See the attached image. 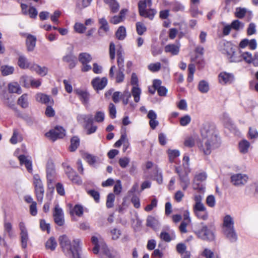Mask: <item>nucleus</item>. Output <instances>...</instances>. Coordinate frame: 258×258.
Masks as SVG:
<instances>
[{
  "mask_svg": "<svg viewBox=\"0 0 258 258\" xmlns=\"http://www.w3.org/2000/svg\"><path fill=\"white\" fill-rule=\"evenodd\" d=\"M19 227L21 231L20 239L21 246L22 248L25 249L27 247V243L29 240L28 230L23 222L19 223Z\"/></svg>",
  "mask_w": 258,
  "mask_h": 258,
  "instance_id": "obj_9",
  "label": "nucleus"
},
{
  "mask_svg": "<svg viewBox=\"0 0 258 258\" xmlns=\"http://www.w3.org/2000/svg\"><path fill=\"white\" fill-rule=\"evenodd\" d=\"M33 64H31L24 55H20L18 60V65L22 69H29Z\"/></svg>",
  "mask_w": 258,
  "mask_h": 258,
  "instance_id": "obj_25",
  "label": "nucleus"
},
{
  "mask_svg": "<svg viewBox=\"0 0 258 258\" xmlns=\"http://www.w3.org/2000/svg\"><path fill=\"white\" fill-rule=\"evenodd\" d=\"M105 118V113L101 111H98L95 113L94 119L97 122H102Z\"/></svg>",
  "mask_w": 258,
  "mask_h": 258,
  "instance_id": "obj_50",
  "label": "nucleus"
},
{
  "mask_svg": "<svg viewBox=\"0 0 258 258\" xmlns=\"http://www.w3.org/2000/svg\"><path fill=\"white\" fill-rule=\"evenodd\" d=\"M170 162H173L174 159L180 155V152L178 150L169 149L167 151Z\"/></svg>",
  "mask_w": 258,
  "mask_h": 258,
  "instance_id": "obj_45",
  "label": "nucleus"
},
{
  "mask_svg": "<svg viewBox=\"0 0 258 258\" xmlns=\"http://www.w3.org/2000/svg\"><path fill=\"white\" fill-rule=\"evenodd\" d=\"M78 59L82 64L88 63L91 61L92 57L89 53L83 52L79 54Z\"/></svg>",
  "mask_w": 258,
  "mask_h": 258,
  "instance_id": "obj_35",
  "label": "nucleus"
},
{
  "mask_svg": "<svg viewBox=\"0 0 258 258\" xmlns=\"http://www.w3.org/2000/svg\"><path fill=\"white\" fill-rule=\"evenodd\" d=\"M55 223L58 226H62L64 223L63 212L58 205H56L53 211Z\"/></svg>",
  "mask_w": 258,
  "mask_h": 258,
  "instance_id": "obj_11",
  "label": "nucleus"
},
{
  "mask_svg": "<svg viewBox=\"0 0 258 258\" xmlns=\"http://www.w3.org/2000/svg\"><path fill=\"white\" fill-rule=\"evenodd\" d=\"M123 71L124 70L118 69L116 75V83H120L123 81L124 78Z\"/></svg>",
  "mask_w": 258,
  "mask_h": 258,
  "instance_id": "obj_60",
  "label": "nucleus"
},
{
  "mask_svg": "<svg viewBox=\"0 0 258 258\" xmlns=\"http://www.w3.org/2000/svg\"><path fill=\"white\" fill-rule=\"evenodd\" d=\"M246 13V9L245 8H238L236 9L235 16L238 18H242Z\"/></svg>",
  "mask_w": 258,
  "mask_h": 258,
  "instance_id": "obj_62",
  "label": "nucleus"
},
{
  "mask_svg": "<svg viewBox=\"0 0 258 258\" xmlns=\"http://www.w3.org/2000/svg\"><path fill=\"white\" fill-rule=\"evenodd\" d=\"M152 6L151 0H143L139 1L138 3L139 13L140 15H143V13L147 9L146 8L151 7Z\"/></svg>",
  "mask_w": 258,
  "mask_h": 258,
  "instance_id": "obj_20",
  "label": "nucleus"
},
{
  "mask_svg": "<svg viewBox=\"0 0 258 258\" xmlns=\"http://www.w3.org/2000/svg\"><path fill=\"white\" fill-rule=\"evenodd\" d=\"M191 117L189 115H186L181 117L180 119V124L181 126H186L191 121Z\"/></svg>",
  "mask_w": 258,
  "mask_h": 258,
  "instance_id": "obj_58",
  "label": "nucleus"
},
{
  "mask_svg": "<svg viewBox=\"0 0 258 258\" xmlns=\"http://www.w3.org/2000/svg\"><path fill=\"white\" fill-rule=\"evenodd\" d=\"M207 175L205 172L196 173L193 180V188L200 191H204V187L202 185H200V183L205 181Z\"/></svg>",
  "mask_w": 258,
  "mask_h": 258,
  "instance_id": "obj_10",
  "label": "nucleus"
},
{
  "mask_svg": "<svg viewBox=\"0 0 258 258\" xmlns=\"http://www.w3.org/2000/svg\"><path fill=\"white\" fill-rule=\"evenodd\" d=\"M1 72L4 76H8L13 73L14 68L12 66H3L1 68Z\"/></svg>",
  "mask_w": 258,
  "mask_h": 258,
  "instance_id": "obj_46",
  "label": "nucleus"
},
{
  "mask_svg": "<svg viewBox=\"0 0 258 258\" xmlns=\"http://www.w3.org/2000/svg\"><path fill=\"white\" fill-rule=\"evenodd\" d=\"M242 60H244L247 63H250L252 61V54L249 52H244L241 53Z\"/></svg>",
  "mask_w": 258,
  "mask_h": 258,
  "instance_id": "obj_54",
  "label": "nucleus"
},
{
  "mask_svg": "<svg viewBox=\"0 0 258 258\" xmlns=\"http://www.w3.org/2000/svg\"><path fill=\"white\" fill-rule=\"evenodd\" d=\"M222 231L231 242H235L237 241V235L234 229V219L229 215H226L223 218Z\"/></svg>",
  "mask_w": 258,
  "mask_h": 258,
  "instance_id": "obj_3",
  "label": "nucleus"
},
{
  "mask_svg": "<svg viewBox=\"0 0 258 258\" xmlns=\"http://www.w3.org/2000/svg\"><path fill=\"white\" fill-rule=\"evenodd\" d=\"M200 132L202 137L200 149L205 155H209L220 144L215 125L210 122H205L202 124Z\"/></svg>",
  "mask_w": 258,
  "mask_h": 258,
  "instance_id": "obj_1",
  "label": "nucleus"
},
{
  "mask_svg": "<svg viewBox=\"0 0 258 258\" xmlns=\"http://www.w3.org/2000/svg\"><path fill=\"white\" fill-rule=\"evenodd\" d=\"M219 81L221 84H231L234 79V75L231 73L221 72L218 76Z\"/></svg>",
  "mask_w": 258,
  "mask_h": 258,
  "instance_id": "obj_13",
  "label": "nucleus"
},
{
  "mask_svg": "<svg viewBox=\"0 0 258 258\" xmlns=\"http://www.w3.org/2000/svg\"><path fill=\"white\" fill-rule=\"evenodd\" d=\"M148 69L152 72H156L161 69V64L160 62L151 63L148 66Z\"/></svg>",
  "mask_w": 258,
  "mask_h": 258,
  "instance_id": "obj_64",
  "label": "nucleus"
},
{
  "mask_svg": "<svg viewBox=\"0 0 258 258\" xmlns=\"http://www.w3.org/2000/svg\"><path fill=\"white\" fill-rule=\"evenodd\" d=\"M57 246V242L55 238L53 237H50L45 243V247L46 249L54 250Z\"/></svg>",
  "mask_w": 258,
  "mask_h": 258,
  "instance_id": "obj_39",
  "label": "nucleus"
},
{
  "mask_svg": "<svg viewBox=\"0 0 258 258\" xmlns=\"http://www.w3.org/2000/svg\"><path fill=\"white\" fill-rule=\"evenodd\" d=\"M117 66L118 67V69L124 70V58L121 51H117Z\"/></svg>",
  "mask_w": 258,
  "mask_h": 258,
  "instance_id": "obj_47",
  "label": "nucleus"
},
{
  "mask_svg": "<svg viewBox=\"0 0 258 258\" xmlns=\"http://www.w3.org/2000/svg\"><path fill=\"white\" fill-rule=\"evenodd\" d=\"M248 175L245 174L237 173L231 176L232 183L235 186H238L245 185L248 181Z\"/></svg>",
  "mask_w": 258,
  "mask_h": 258,
  "instance_id": "obj_8",
  "label": "nucleus"
},
{
  "mask_svg": "<svg viewBox=\"0 0 258 258\" xmlns=\"http://www.w3.org/2000/svg\"><path fill=\"white\" fill-rule=\"evenodd\" d=\"M20 165H24L27 171L31 173L32 172V164L31 158L28 156L21 155L18 156Z\"/></svg>",
  "mask_w": 258,
  "mask_h": 258,
  "instance_id": "obj_12",
  "label": "nucleus"
},
{
  "mask_svg": "<svg viewBox=\"0 0 258 258\" xmlns=\"http://www.w3.org/2000/svg\"><path fill=\"white\" fill-rule=\"evenodd\" d=\"M75 92L79 96L82 102L84 103L88 102L89 95L86 91L80 89H77L75 90Z\"/></svg>",
  "mask_w": 258,
  "mask_h": 258,
  "instance_id": "obj_33",
  "label": "nucleus"
},
{
  "mask_svg": "<svg viewBox=\"0 0 258 258\" xmlns=\"http://www.w3.org/2000/svg\"><path fill=\"white\" fill-rule=\"evenodd\" d=\"M92 0H78L77 7L80 9H83L89 6Z\"/></svg>",
  "mask_w": 258,
  "mask_h": 258,
  "instance_id": "obj_51",
  "label": "nucleus"
},
{
  "mask_svg": "<svg viewBox=\"0 0 258 258\" xmlns=\"http://www.w3.org/2000/svg\"><path fill=\"white\" fill-rule=\"evenodd\" d=\"M32 79L31 77L26 75L22 76L20 79V83L25 88H29L30 86V82Z\"/></svg>",
  "mask_w": 258,
  "mask_h": 258,
  "instance_id": "obj_38",
  "label": "nucleus"
},
{
  "mask_svg": "<svg viewBox=\"0 0 258 258\" xmlns=\"http://www.w3.org/2000/svg\"><path fill=\"white\" fill-rule=\"evenodd\" d=\"M99 23L100 26L98 30V33L100 36H103L109 30L108 24L104 18L100 19Z\"/></svg>",
  "mask_w": 258,
  "mask_h": 258,
  "instance_id": "obj_22",
  "label": "nucleus"
},
{
  "mask_svg": "<svg viewBox=\"0 0 258 258\" xmlns=\"http://www.w3.org/2000/svg\"><path fill=\"white\" fill-rule=\"evenodd\" d=\"M198 89L201 93H207L209 90V83L205 80L200 81L198 85Z\"/></svg>",
  "mask_w": 258,
  "mask_h": 258,
  "instance_id": "obj_37",
  "label": "nucleus"
},
{
  "mask_svg": "<svg viewBox=\"0 0 258 258\" xmlns=\"http://www.w3.org/2000/svg\"><path fill=\"white\" fill-rule=\"evenodd\" d=\"M80 145V140L77 137H73L71 140V146L70 150L71 152H74L76 150Z\"/></svg>",
  "mask_w": 258,
  "mask_h": 258,
  "instance_id": "obj_43",
  "label": "nucleus"
},
{
  "mask_svg": "<svg viewBox=\"0 0 258 258\" xmlns=\"http://www.w3.org/2000/svg\"><path fill=\"white\" fill-rule=\"evenodd\" d=\"M36 100L41 103L52 104L53 100L49 96L43 93H39L36 95Z\"/></svg>",
  "mask_w": 258,
  "mask_h": 258,
  "instance_id": "obj_16",
  "label": "nucleus"
},
{
  "mask_svg": "<svg viewBox=\"0 0 258 258\" xmlns=\"http://www.w3.org/2000/svg\"><path fill=\"white\" fill-rule=\"evenodd\" d=\"M194 200L195 204L193 206V211L195 214L199 219L207 220L208 218V212L202 203L203 197L201 195L196 194L194 196Z\"/></svg>",
  "mask_w": 258,
  "mask_h": 258,
  "instance_id": "obj_4",
  "label": "nucleus"
},
{
  "mask_svg": "<svg viewBox=\"0 0 258 258\" xmlns=\"http://www.w3.org/2000/svg\"><path fill=\"white\" fill-rule=\"evenodd\" d=\"M250 144L246 140H243L239 143V148L240 152L241 153L245 154L247 153Z\"/></svg>",
  "mask_w": 258,
  "mask_h": 258,
  "instance_id": "obj_40",
  "label": "nucleus"
},
{
  "mask_svg": "<svg viewBox=\"0 0 258 258\" xmlns=\"http://www.w3.org/2000/svg\"><path fill=\"white\" fill-rule=\"evenodd\" d=\"M180 46L179 43L168 44L165 46V51L170 53L172 55H177L179 53Z\"/></svg>",
  "mask_w": 258,
  "mask_h": 258,
  "instance_id": "obj_19",
  "label": "nucleus"
},
{
  "mask_svg": "<svg viewBox=\"0 0 258 258\" xmlns=\"http://www.w3.org/2000/svg\"><path fill=\"white\" fill-rule=\"evenodd\" d=\"M107 79L103 77H96L92 81V84L95 90H102L107 85Z\"/></svg>",
  "mask_w": 258,
  "mask_h": 258,
  "instance_id": "obj_14",
  "label": "nucleus"
},
{
  "mask_svg": "<svg viewBox=\"0 0 258 258\" xmlns=\"http://www.w3.org/2000/svg\"><path fill=\"white\" fill-rule=\"evenodd\" d=\"M188 171L183 172L179 167H175V172L178 174L180 184L183 190H186L190 184V179L188 177Z\"/></svg>",
  "mask_w": 258,
  "mask_h": 258,
  "instance_id": "obj_6",
  "label": "nucleus"
},
{
  "mask_svg": "<svg viewBox=\"0 0 258 258\" xmlns=\"http://www.w3.org/2000/svg\"><path fill=\"white\" fill-rule=\"evenodd\" d=\"M4 234L7 233L8 235L11 236L12 234V224L7 221H5L4 223Z\"/></svg>",
  "mask_w": 258,
  "mask_h": 258,
  "instance_id": "obj_56",
  "label": "nucleus"
},
{
  "mask_svg": "<svg viewBox=\"0 0 258 258\" xmlns=\"http://www.w3.org/2000/svg\"><path fill=\"white\" fill-rule=\"evenodd\" d=\"M115 196L114 195L110 193L108 194L107 197L106 201V207L108 208H112L113 206V203L114 201Z\"/></svg>",
  "mask_w": 258,
  "mask_h": 258,
  "instance_id": "obj_57",
  "label": "nucleus"
},
{
  "mask_svg": "<svg viewBox=\"0 0 258 258\" xmlns=\"http://www.w3.org/2000/svg\"><path fill=\"white\" fill-rule=\"evenodd\" d=\"M235 49V47L230 42H226L223 44V48L222 49V52L228 57L234 53Z\"/></svg>",
  "mask_w": 258,
  "mask_h": 258,
  "instance_id": "obj_18",
  "label": "nucleus"
},
{
  "mask_svg": "<svg viewBox=\"0 0 258 258\" xmlns=\"http://www.w3.org/2000/svg\"><path fill=\"white\" fill-rule=\"evenodd\" d=\"M141 92V89L139 87V86H136L133 87L131 93L132 95L134 97V101L137 103L139 102L140 100Z\"/></svg>",
  "mask_w": 258,
  "mask_h": 258,
  "instance_id": "obj_34",
  "label": "nucleus"
},
{
  "mask_svg": "<svg viewBox=\"0 0 258 258\" xmlns=\"http://www.w3.org/2000/svg\"><path fill=\"white\" fill-rule=\"evenodd\" d=\"M127 12V9H122L121 10L119 16H114L111 18L110 22L113 24H117L122 22L125 17V15Z\"/></svg>",
  "mask_w": 258,
  "mask_h": 258,
  "instance_id": "obj_26",
  "label": "nucleus"
},
{
  "mask_svg": "<svg viewBox=\"0 0 258 258\" xmlns=\"http://www.w3.org/2000/svg\"><path fill=\"white\" fill-rule=\"evenodd\" d=\"M36 38L35 36L31 35H27L26 45L27 50L29 51H32L36 46Z\"/></svg>",
  "mask_w": 258,
  "mask_h": 258,
  "instance_id": "obj_17",
  "label": "nucleus"
},
{
  "mask_svg": "<svg viewBox=\"0 0 258 258\" xmlns=\"http://www.w3.org/2000/svg\"><path fill=\"white\" fill-rule=\"evenodd\" d=\"M62 60L69 63V67L71 69L74 68L77 63V57L72 54H68L63 56Z\"/></svg>",
  "mask_w": 258,
  "mask_h": 258,
  "instance_id": "obj_21",
  "label": "nucleus"
},
{
  "mask_svg": "<svg viewBox=\"0 0 258 258\" xmlns=\"http://www.w3.org/2000/svg\"><path fill=\"white\" fill-rule=\"evenodd\" d=\"M74 29L77 33H83L86 29V28L83 24L76 23L74 25Z\"/></svg>",
  "mask_w": 258,
  "mask_h": 258,
  "instance_id": "obj_61",
  "label": "nucleus"
},
{
  "mask_svg": "<svg viewBox=\"0 0 258 258\" xmlns=\"http://www.w3.org/2000/svg\"><path fill=\"white\" fill-rule=\"evenodd\" d=\"M35 193L38 202L42 203L44 194V186L35 188Z\"/></svg>",
  "mask_w": 258,
  "mask_h": 258,
  "instance_id": "obj_41",
  "label": "nucleus"
},
{
  "mask_svg": "<svg viewBox=\"0 0 258 258\" xmlns=\"http://www.w3.org/2000/svg\"><path fill=\"white\" fill-rule=\"evenodd\" d=\"M33 182L35 189L43 186L42 181L39 176L37 174H35L33 176Z\"/></svg>",
  "mask_w": 258,
  "mask_h": 258,
  "instance_id": "obj_52",
  "label": "nucleus"
},
{
  "mask_svg": "<svg viewBox=\"0 0 258 258\" xmlns=\"http://www.w3.org/2000/svg\"><path fill=\"white\" fill-rule=\"evenodd\" d=\"M71 214H76L78 216H81L83 214V208L81 206L76 205L71 211Z\"/></svg>",
  "mask_w": 258,
  "mask_h": 258,
  "instance_id": "obj_53",
  "label": "nucleus"
},
{
  "mask_svg": "<svg viewBox=\"0 0 258 258\" xmlns=\"http://www.w3.org/2000/svg\"><path fill=\"white\" fill-rule=\"evenodd\" d=\"M110 235L112 240H115L119 238L121 235V231L117 228H113L110 231Z\"/></svg>",
  "mask_w": 258,
  "mask_h": 258,
  "instance_id": "obj_55",
  "label": "nucleus"
},
{
  "mask_svg": "<svg viewBox=\"0 0 258 258\" xmlns=\"http://www.w3.org/2000/svg\"><path fill=\"white\" fill-rule=\"evenodd\" d=\"M58 241L64 255L69 258H81V240L79 238L72 241L66 235L59 237Z\"/></svg>",
  "mask_w": 258,
  "mask_h": 258,
  "instance_id": "obj_2",
  "label": "nucleus"
},
{
  "mask_svg": "<svg viewBox=\"0 0 258 258\" xmlns=\"http://www.w3.org/2000/svg\"><path fill=\"white\" fill-rule=\"evenodd\" d=\"M65 135V130L62 127L59 126H56L45 134V136L52 141H54L57 139L62 138Z\"/></svg>",
  "mask_w": 258,
  "mask_h": 258,
  "instance_id": "obj_7",
  "label": "nucleus"
},
{
  "mask_svg": "<svg viewBox=\"0 0 258 258\" xmlns=\"http://www.w3.org/2000/svg\"><path fill=\"white\" fill-rule=\"evenodd\" d=\"M66 172L68 177L73 182L80 184L82 183L80 177L76 174V172L70 166H67L66 169Z\"/></svg>",
  "mask_w": 258,
  "mask_h": 258,
  "instance_id": "obj_15",
  "label": "nucleus"
},
{
  "mask_svg": "<svg viewBox=\"0 0 258 258\" xmlns=\"http://www.w3.org/2000/svg\"><path fill=\"white\" fill-rule=\"evenodd\" d=\"M30 70L35 71L37 74L41 76H45L48 72V69L45 67H41L36 64H33L30 68Z\"/></svg>",
  "mask_w": 258,
  "mask_h": 258,
  "instance_id": "obj_23",
  "label": "nucleus"
},
{
  "mask_svg": "<svg viewBox=\"0 0 258 258\" xmlns=\"http://www.w3.org/2000/svg\"><path fill=\"white\" fill-rule=\"evenodd\" d=\"M231 62H239L242 61L241 53L235 50L234 53L230 55L227 58Z\"/></svg>",
  "mask_w": 258,
  "mask_h": 258,
  "instance_id": "obj_31",
  "label": "nucleus"
},
{
  "mask_svg": "<svg viewBox=\"0 0 258 258\" xmlns=\"http://www.w3.org/2000/svg\"><path fill=\"white\" fill-rule=\"evenodd\" d=\"M85 159L88 163L91 166H94L96 164L100 163V160L99 158L91 154H86L85 156Z\"/></svg>",
  "mask_w": 258,
  "mask_h": 258,
  "instance_id": "obj_29",
  "label": "nucleus"
},
{
  "mask_svg": "<svg viewBox=\"0 0 258 258\" xmlns=\"http://www.w3.org/2000/svg\"><path fill=\"white\" fill-rule=\"evenodd\" d=\"M116 37L120 40H123L126 36V29L123 26H120L115 33Z\"/></svg>",
  "mask_w": 258,
  "mask_h": 258,
  "instance_id": "obj_36",
  "label": "nucleus"
},
{
  "mask_svg": "<svg viewBox=\"0 0 258 258\" xmlns=\"http://www.w3.org/2000/svg\"><path fill=\"white\" fill-rule=\"evenodd\" d=\"M256 183H253L246 187L245 192L248 196H255V190H256Z\"/></svg>",
  "mask_w": 258,
  "mask_h": 258,
  "instance_id": "obj_44",
  "label": "nucleus"
},
{
  "mask_svg": "<svg viewBox=\"0 0 258 258\" xmlns=\"http://www.w3.org/2000/svg\"><path fill=\"white\" fill-rule=\"evenodd\" d=\"M22 140V137L19 134L18 130L16 129L14 130L13 136L10 139V142L12 144H16L18 142H21Z\"/></svg>",
  "mask_w": 258,
  "mask_h": 258,
  "instance_id": "obj_42",
  "label": "nucleus"
},
{
  "mask_svg": "<svg viewBox=\"0 0 258 258\" xmlns=\"http://www.w3.org/2000/svg\"><path fill=\"white\" fill-rule=\"evenodd\" d=\"M206 204L210 207H214L216 204L215 197L213 195L208 196L206 198Z\"/></svg>",
  "mask_w": 258,
  "mask_h": 258,
  "instance_id": "obj_59",
  "label": "nucleus"
},
{
  "mask_svg": "<svg viewBox=\"0 0 258 258\" xmlns=\"http://www.w3.org/2000/svg\"><path fill=\"white\" fill-rule=\"evenodd\" d=\"M104 2L106 4L108 5L111 12L115 13H116L119 8V5L118 3L115 0H104Z\"/></svg>",
  "mask_w": 258,
  "mask_h": 258,
  "instance_id": "obj_32",
  "label": "nucleus"
},
{
  "mask_svg": "<svg viewBox=\"0 0 258 258\" xmlns=\"http://www.w3.org/2000/svg\"><path fill=\"white\" fill-rule=\"evenodd\" d=\"M156 11L153 9H150L148 10H147L146 11L144 12L143 13V15H141L142 17L148 18L150 20H152L155 15L156 14Z\"/></svg>",
  "mask_w": 258,
  "mask_h": 258,
  "instance_id": "obj_48",
  "label": "nucleus"
},
{
  "mask_svg": "<svg viewBox=\"0 0 258 258\" xmlns=\"http://www.w3.org/2000/svg\"><path fill=\"white\" fill-rule=\"evenodd\" d=\"M8 90L11 93H17L20 94L22 93V89L20 85L17 82H12L8 85Z\"/></svg>",
  "mask_w": 258,
  "mask_h": 258,
  "instance_id": "obj_27",
  "label": "nucleus"
},
{
  "mask_svg": "<svg viewBox=\"0 0 258 258\" xmlns=\"http://www.w3.org/2000/svg\"><path fill=\"white\" fill-rule=\"evenodd\" d=\"M47 178L48 184L53 181L54 167L52 163H48L46 166Z\"/></svg>",
  "mask_w": 258,
  "mask_h": 258,
  "instance_id": "obj_24",
  "label": "nucleus"
},
{
  "mask_svg": "<svg viewBox=\"0 0 258 258\" xmlns=\"http://www.w3.org/2000/svg\"><path fill=\"white\" fill-rule=\"evenodd\" d=\"M146 225L155 229L159 225V221L155 217L152 216H148L146 220Z\"/></svg>",
  "mask_w": 258,
  "mask_h": 258,
  "instance_id": "obj_30",
  "label": "nucleus"
},
{
  "mask_svg": "<svg viewBox=\"0 0 258 258\" xmlns=\"http://www.w3.org/2000/svg\"><path fill=\"white\" fill-rule=\"evenodd\" d=\"M231 26L232 28L238 30L244 27V24L238 20H234L232 22Z\"/></svg>",
  "mask_w": 258,
  "mask_h": 258,
  "instance_id": "obj_63",
  "label": "nucleus"
},
{
  "mask_svg": "<svg viewBox=\"0 0 258 258\" xmlns=\"http://www.w3.org/2000/svg\"><path fill=\"white\" fill-rule=\"evenodd\" d=\"M192 229L194 233L199 238L209 241H212L214 239L215 236L213 232L203 222L194 225Z\"/></svg>",
  "mask_w": 258,
  "mask_h": 258,
  "instance_id": "obj_5",
  "label": "nucleus"
},
{
  "mask_svg": "<svg viewBox=\"0 0 258 258\" xmlns=\"http://www.w3.org/2000/svg\"><path fill=\"white\" fill-rule=\"evenodd\" d=\"M146 27L142 22H138L136 23V30L139 35H142L146 31Z\"/></svg>",
  "mask_w": 258,
  "mask_h": 258,
  "instance_id": "obj_49",
  "label": "nucleus"
},
{
  "mask_svg": "<svg viewBox=\"0 0 258 258\" xmlns=\"http://www.w3.org/2000/svg\"><path fill=\"white\" fill-rule=\"evenodd\" d=\"M17 103L21 107L26 108L28 107V95L27 94H23L18 99Z\"/></svg>",
  "mask_w": 258,
  "mask_h": 258,
  "instance_id": "obj_28",
  "label": "nucleus"
}]
</instances>
